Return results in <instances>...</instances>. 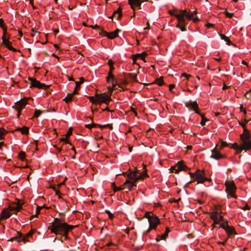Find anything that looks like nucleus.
<instances>
[{"mask_svg":"<svg viewBox=\"0 0 251 251\" xmlns=\"http://www.w3.org/2000/svg\"><path fill=\"white\" fill-rule=\"evenodd\" d=\"M149 225L154 229H156V226L160 224L159 218L155 215L152 214L151 218L149 221Z\"/></svg>","mask_w":251,"mask_h":251,"instance_id":"1a4fd4ad","label":"nucleus"},{"mask_svg":"<svg viewBox=\"0 0 251 251\" xmlns=\"http://www.w3.org/2000/svg\"><path fill=\"white\" fill-rule=\"evenodd\" d=\"M82 82L76 81L75 82V89H78L80 88V85L82 83Z\"/></svg>","mask_w":251,"mask_h":251,"instance_id":"603ef678","label":"nucleus"},{"mask_svg":"<svg viewBox=\"0 0 251 251\" xmlns=\"http://www.w3.org/2000/svg\"><path fill=\"white\" fill-rule=\"evenodd\" d=\"M213 221H214L213 225H216L219 224L220 222L218 220H214Z\"/></svg>","mask_w":251,"mask_h":251,"instance_id":"338daca9","label":"nucleus"},{"mask_svg":"<svg viewBox=\"0 0 251 251\" xmlns=\"http://www.w3.org/2000/svg\"><path fill=\"white\" fill-rule=\"evenodd\" d=\"M5 35L6 34H4L2 37V43L4 45L10 50L14 52L18 51V50L13 48L11 45L12 43L6 38Z\"/></svg>","mask_w":251,"mask_h":251,"instance_id":"9b49d317","label":"nucleus"},{"mask_svg":"<svg viewBox=\"0 0 251 251\" xmlns=\"http://www.w3.org/2000/svg\"><path fill=\"white\" fill-rule=\"evenodd\" d=\"M225 14H226V17L227 18H231L233 16V13H229L227 11L226 12Z\"/></svg>","mask_w":251,"mask_h":251,"instance_id":"49530a36","label":"nucleus"},{"mask_svg":"<svg viewBox=\"0 0 251 251\" xmlns=\"http://www.w3.org/2000/svg\"><path fill=\"white\" fill-rule=\"evenodd\" d=\"M4 135L5 132L0 129V140H2L4 138Z\"/></svg>","mask_w":251,"mask_h":251,"instance_id":"de8ad7c7","label":"nucleus"},{"mask_svg":"<svg viewBox=\"0 0 251 251\" xmlns=\"http://www.w3.org/2000/svg\"><path fill=\"white\" fill-rule=\"evenodd\" d=\"M75 227V226L68 225L62 219L56 218L52 223L51 227L49 228V229H50L52 233L56 235L64 236L65 239H68L69 232Z\"/></svg>","mask_w":251,"mask_h":251,"instance_id":"f257e3e1","label":"nucleus"},{"mask_svg":"<svg viewBox=\"0 0 251 251\" xmlns=\"http://www.w3.org/2000/svg\"><path fill=\"white\" fill-rule=\"evenodd\" d=\"M155 83L157 84L159 86H162L164 84V82L163 81V78L162 77H160V78H157L155 80Z\"/></svg>","mask_w":251,"mask_h":251,"instance_id":"c756f323","label":"nucleus"},{"mask_svg":"<svg viewBox=\"0 0 251 251\" xmlns=\"http://www.w3.org/2000/svg\"><path fill=\"white\" fill-rule=\"evenodd\" d=\"M171 169L173 172L178 174L182 171L189 170L190 168L183 164V161H178L176 165L172 166Z\"/></svg>","mask_w":251,"mask_h":251,"instance_id":"20e7f679","label":"nucleus"},{"mask_svg":"<svg viewBox=\"0 0 251 251\" xmlns=\"http://www.w3.org/2000/svg\"><path fill=\"white\" fill-rule=\"evenodd\" d=\"M228 226V225L226 226L224 223H221L220 224L219 228H222L225 229V230H226V228H227Z\"/></svg>","mask_w":251,"mask_h":251,"instance_id":"09e8293b","label":"nucleus"},{"mask_svg":"<svg viewBox=\"0 0 251 251\" xmlns=\"http://www.w3.org/2000/svg\"><path fill=\"white\" fill-rule=\"evenodd\" d=\"M175 85H174V84H170V85H169V90H170V91H172V89H173L174 88H175Z\"/></svg>","mask_w":251,"mask_h":251,"instance_id":"bf43d9fd","label":"nucleus"},{"mask_svg":"<svg viewBox=\"0 0 251 251\" xmlns=\"http://www.w3.org/2000/svg\"><path fill=\"white\" fill-rule=\"evenodd\" d=\"M240 125H241L244 128V132L241 135H248L249 137H251V134L250 133L249 131L246 128L244 127V125L242 124H240Z\"/></svg>","mask_w":251,"mask_h":251,"instance_id":"2f4dec72","label":"nucleus"},{"mask_svg":"<svg viewBox=\"0 0 251 251\" xmlns=\"http://www.w3.org/2000/svg\"><path fill=\"white\" fill-rule=\"evenodd\" d=\"M72 134V128H70L67 133L66 134V136L67 138L69 137Z\"/></svg>","mask_w":251,"mask_h":251,"instance_id":"a18cd8bd","label":"nucleus"},{"mask_svg":"<svg viewBox=\"0 0 251 251\" xmlns=\"http://www.w3.org/2000/svg\"><path fill=\"white\" fill-rule=\"evenodd\" d=\"M150 214H151L150 212H146L143 218H147L148 219V221H149L150 219L151 218V215Z\"/></svg>","mask_w":251,"mask_h":251,"instance_id":"79ce46f5","label":"nucleus"},{"mask_svg":"<svg viewBox=\"0 0 251 251\" xmlns=\"http://www.w3.org/2000/svg\"><path fill=\"white\" fill-rule=\"evenodd\" d=\"M170 232V230L168 227L166 228L165 232L164 234L161 235H158L157 237L156 238L155 240L156 242L159 241L160 240H164L166 239V237L168 236L169 233Z\"/></svg>","mask_w":251,"mask_h":251,"instance_id":"2eb2a0df","label":"nucleus"},{"mask_svg":"<svg viewBox=\"0 0 251 251\" xmlns=\"http://www.w3.org/2000/svg\"><path fill=\"white\" fill-rule=\"evenodd\" d=\"M11 216V213L5 209H4L1 212V214L0 215V218L2 219L6 220L8 219Z\"/></svg>","mask_w":251,"mask_h":251,"instance_id":"aec40b11","label":"nucleus"},{"mask_svg":"<svg viewBox=\"0 0 251 251\" xmlns=\"http://www.w3.org/2000/svg\"><path fill=\"white\" fill-rule=\"evenodd\" d=\"M17 236H16L15 237H18V239H16L18 242L23 241L24 243H25L27 241V239L25 237H24V235L22 233L17 231Z\"/></svg>","mask_w":251,"mask_h":251,"instance_id":"412c9836","label":"nucleus"},{"mask_svg":"<svg viewBox=\"0 0 251 251\" xmlns=\"http://www.w3.org/2000/svg\"><path fill=\"white\" fill-rule=\"evenodd\" d=\"M226 188L229 189L230 190V191L231 192H234L236 189V186H235L234 183H228L226 182Z\"/></svg>","mask_w":251,"mask_h":251,"instance_id":"a878e982","label":"nucleus"},{"mask_svg":"<svg viewBox=\"0 0 251 251\" xmlns=\"http://www.w3.org/2000/svg\"><path fill=\"white\" fill-rule=\"evenodd\" d=\"M42 112L39 110H35L34 112V117L35 118H38L40 115L41 114Z\"/></svg>","mask_w":251,"mask_h":251,"instance_id":"a19ab883","label":"nucleus"},{"mask_svg":"<svg viewBox=\"0 0 251 251\" xmlns=\"http://www.w3.org/2000/svg\"><path fill=\"white\" fill-rule=\"evenodd\" d=\"M218 215L219 213L217 211H214L211 212L210 217L212 220H218Z\"/></svg>","mask_w":251,"mask_h":251,"instance_id":"cd10ccee","label":"nucleus"},{"mask_svg":"<svg viewBox=\"0 0 251 251\" xmlns=\"http://www.w3.org/2000/svg\"><path fill=\"white\" fill-rule=\"evenodd\" d=\"M17 130L20 131L23 134H27L29 132V128L26 126L19 127Z\"/></svg>","mask_w":251,"mask_h":251,"instance_id":"bb28decb","label":"nucleus"},{"mask_svg":"<svg viewBox=\"0 0 251 251\" xmlns=\"http://www.w3.org/2000/svg\"><path fill=\"white\" fill-rule=\"evenodd\" d=\"M107 64L109 66V67H110V66H113L114 63V62L112 60H109L108 61Z\"/></svg>","mask_w":251,"mask_h":251,"instance_id":"6e6d98bb","label":"nucleus"},{"mask_svg":"<svg viewBox=\"0 0 251 251\" xmlns=\"http://www.w3.org/2000/svg\"><path fill=\"white\" fill-rule=\"evenodd\" d=\"M228 146V145L226 142H225V141L222 142V143H221L222 148L227 147Z\"/></svg>","mask_w":251,"mask_h":251,"instance_id":"864d4df0","label":"nucleus"},{"mask_svg":"<svg viewBox=\"0 0 251 251\" xmlns=\"http://www.w3.org/2000/svg\"><path fill=\"white\" fill-rule=\"evenodd\" d=\"M226 44L228 46L233 45V44L231 42V41L228 39V41H226Z\"/></svg>","mask_w":251,"mask_h":251,"instance_id":"e2e57ef3","label":"nucleus"},{"mask_svg":"<svg viewBox=\"0 0 251 251\" xmlns=\"http://www.w3.org/2000/svg\"><path fill=\"white\" fill-rule=\"evenodd\" d=\"M22 203L20 201H18L15 206L11 207V210L16 212L20 211L22 209Z\"/></svg>","mask_w":251,"mask_h":251,"instance_id":"4be33fe9","label":"nucleus"},{"mask_svg":"<svg viewBox=\"0 0 251 251\" xmlns=\"http://www.w3.org/2000/svg\"><path fill=\"white\" fill-rule=\"evenodd\" d=\"M231 148L235 150L237 153H240L242 151L241 145H238L237 143L232 144Z\"/></svg>","mask_w":251,"mask_h":251,"instance_id":"b1692460","label":"nucleus"},{"mask_svg":"<svg viewBox=\"0 0 251 251\" xmlns=\"http://www.w3.org/2000/svg\"><path fill=\"white\" fill-rule=\"evenodd\" d=\"M179 13L175 15V17L176 18L178 22L183 24H187L188 22L186 19H185L187 12L186 10H179Z\"/></svg>","mask_w":251,"mask_h":251,"instance_id":"0eeeda50","label":"nucleus"},{"mask_svg":"<svg viewBox=\"0 0 251 251\" xmlns=\"http://www.w3.org/2000/svg\"><path fill=\"white\" fill-rule=\"evenodd\" d=\"M124 184L126 186L128 187L129 190L133 189L134 187H136V185L135 183L131 182L129 180H126Z\"/></svg>","mask_w":251,"mask_h":251,"instance_id":"5701e85b","label":"nucleus"},{"mask_svg":"<svg viewBox=\"0 0 251 251\" xmlns=\"http://www.w3.org/2000/svg\"><path fill=\"white\" fill-rule=\"evenodd\" d=\"M129 5L130 6L131 8L133 10L137 7L138 9H141V0H127Z\"/></svg>","mask_w":251,"mask_h":251,"instance_id":"f8f14e48","label":"nucleus"},{"mask_svg":"<svg viewBox=\"0 0 251 251\" xmlns=\"http://www.w3.org/2000/svg\"><path fill=\"white\" fill-rule=\"evenodd\" d=\"M225 231L229 236H232L237 234L234 227L229 226L226 228Z\"/></svg>","mask_w":251,"mask_h":251,"instance_id":"f3484780","label":"nucleus"},{"mask_svg":"<svg viewBox=\"0 0 251 251\" xmlns=\"http://www.w3.org/2000/svg\"><path fill=\"white\" fill-rule=\"evenodd\" d=\"M106 245H107L108 247H110V246H114V245H115V244H114L113 243H112V242H110L106 244Z\"/></svg>","mask_w":251,"mask_h":251,"instance_id":"69168bd1","label":"nucleus"},{"mask_svg":"<svg viewBox=\"0 0 251 251\" xmlns=\"http://www.w3.org/2000/svg\"><path fill=\"white\" fill-rule=\"evenodd\" d=\"M25 154L24 152H21L19 153V158L21 160L24 161L25 159Z\"/></svg>","mask_w":251,"mask_h":251,"instance_id":"ea45409f","label":"nucleus"},{"mask_svg":"<svg viewBox=\"0 0 251 251\" xmlns=\"http://www.w3.org/2000/svg\"><path fill=\"white\" fill-rule=\"evenodd\" d=\"M201 117V121L200 123V124L201 126H204L205 125V122L208 121V120L204 117V116L201 113V115H200Z\"/></svg>","mask_w":251,"mask_h":251,"instance_id":"72a5a7b5","label":"nucleus"},{"mask_svg":"<svg viewBox=\"0 0 251 251\" xmlns=\"http://www.w3.org/2000/svg\"><path fill=\"white\" fill-rule=\"evenodd\" d=\"M200 172V170H197L195 173H189V174L191 178H195V180L197 181L198 183H203L208 179L203 173H201Z\"/></svg>","mask_w":251,"mask_h":251,"instance_id":"7ed1b4c3","label":"nucleus"},{"mask_svg":"<svg viewBox=\"0 0 251 251\" xmlns=\"http://www.w3.org/2000/svg\"><path fill=\"white\" fill-rule=\"evenodd\" d=\"M0 27L3 30V35L6 34L7 33L6 27L4 25V21L2 19H0Z\"/></svg>","mask_w":251,"mask_h":251,"instance_id":"c85d7f7f","label":"nucleus"},{"mask_svg":"<svg viewBox=\"0 0 251 251\" xmlns=\"http://www.w3.org/2000/svg\"><path fill=\"white\" fill-rule=\"evenodd\" d=\"M72 98H73V97L72 96H67L63 99V100L68 103L72 100Z\"/></svg>","mask_w":251,"mask_h":251,"instance_id":"58836bf2","label":"nucleus"},{"mask_svg":"<svg viewBox=\"0 0 251 251\" xmlns=\"http://www.w3.org/2000/svg\"><path fill=\"white\" fill-rule=\"evenodd\" d=\"M54 147L59 152H61L62 151V150L61 148H58L56 145H54Z\"/></svg>","mask_w":251,"mask_h":251,"instance_id":"0e129e2a","label":"nucleus"},{"mask_svg":"<svg viewBox=\"0 0 251 251\" xmlns=\"http://www.w3.org/2000/svg\"><path fill=\"white\" fill-rule=\"evenodd\" d=\"M61 141H62V142H65L66 143H67V144H69V141L68 140V139H67V138H62L60 139Z\"/></svg>","mask_w":251,"mask_h":251,"instance_id":"4d7b16f0","label":"nucleus"},{"mask_svg":"<svg viewBox=\"0 0 251 251\" xmlns=\"http://www.w3.org/2000/svg\"><path fill=\"white\" fill-rule=\"evenodd\" d=\"M118 14V15L117 17V19L119 20L121 19L122 17V9L120 7H119L118 9L114 12V15H116Z\"/></svg>","mask_w":251,"mask_h":251,"instance_id":"393cba45","label":"nucleus"},{"mask_svg":"<svg viewBox=\"0 0 251 251\" xmlns=\"http://www.w3.org/2000/svg\"><path fill=\"white\" fill-rule=\"evenodd\" d=\"M151 229H153L151 226H150L149 228L148 229V230L146 231H145L143 233V235L146 236L148 235V234L150 232L151 230Z\"/></svg>","mask_w":251,"mask_h":251,"instance_id":"8fccbe9b","label":"nucleus"},{"mask_svg":"<svg viewBox=\"0 0 251 251\" xmlns=\"http://www.w3.org/2000/svg\"><path fill=\"white\" fill-rule=\"evenodd\" d=\"M147 54L145 52H142L141 53H137L133 55V60L134 62L135 61L136 58H140L141 60L145 61V57L147 56Z\"/></svg>","mask_w":251,"mask_h":251,"instance_id":"a211bd4d","label":"nucleus"},{"mask_svg":"<svg viewBox=\"0 0 251 251\" xmlns=\"http://www.w3.org/2000/svg\"><path fill=\"white\" fill-rule=\"evenodd\" d=\"M193 17H194V13L191 12H190L189 13L187 12V13L185 17H186V18L188 20H191L193 19Z\"/></svg>","mask_w":251,"mask_h":251,"instance_id":"f704fd0d","label":"nucleus"},{"mask_svg":"<svg viewBox=\"0 0 251 251\" xmlns=\"http://www.w3.org/2000/svg\"><path fill=\"white\" fill-rule=\"evenodd\" d=\"M185 105L188 108L193 109L196 113L199 115H201V113H200L198 110L199 105L196 101H190L186 103Z\"/></svg>","mask_w":251,"mask_h":251,"instance_id":"ddd939ff","label":"nucleus"},{"mask_svg":"<svg viewBox=\"0 0 251 251\" xmlns=\"http://www.w3.org/2000/svg\"><path fill=\"white\" fill-rule=\"evenodd\" d=\"M93 28L94 29H99V30H100V29H101L99 25H95L93 27Z\"/></svg>","mask_w":251,"mask_h":251,"instance_id":"052dcab7","label":"nucleus"},{"mask_svg":"<svg viewBox=\"0 0 251 251\" xmlns=\"http://www.w3.org/2000/svg\"><path fill=\"white\" fill-rule=\"evenodd\" d=\"M242 209L244 210H250L251 208L250 207V206L247 204H246L244 207H243L242 208Z\"/></svg>","mask_w":251,"mask_h":251,"instance_id":"5fc2aeb1","label":"nucleus"},{"mask_svg":"<svg viewBox=\"0 0 251 251\" xmlns=\"http://www.w3.org/2000/svg\"><path fill=\"white\" fill-rule=\"evenodd\" d=\"M104 212L108 215L109 218L110 220H112L114 218V214L111 213L109 210L106 209Z\"/></svg>","mask_w":251,"mask_h":251,"instance_id":"c9c22d12","label":"nucleus"},{"mask_svg":"<svg viewBox=\"0 0 251 251\" xmlns=\"http://www.w3.org/2000/svg\"><path fill=\"white\" fill-rule=\"evenodd\" d=\"M211 151L212 153L210 156V158H213L215 160H219L226 158V155L221 154L216 148L213 149Z\"/></svg>","mask_w":251,"mask_h":251,"instance_id":"9d476101","label":"nucleus"},{"mask_svg":"<svg viewBox=\"0 0 251 251\" xmlns=\"http://www.w3.org/2000/svg\"><path fill=\"white\" fill-rule=\"evenodd\" d=\"M100 30V35H101V36H105V37H107V35H108V32L102 29H101Z\"/></svg>","mask_w":251,"mask_h":251,"instance_id":"4c0bfd02","label":"nucleus"},{"mask_svg":"<svg viewBox=\"0 0 251 251\" xmlns=\"http://www.w3.org/2000/svg\"><path fill=\"white\" fill-rule=\"evenodd\" d=\"M99 126L101 128H107V127H109L111 128V129H112V126L109 125V124H107V125H100Z\"/></svg>","mask_w":251,"mask_h":251,"instance_id":"c03bdc74","label":"nucleus"},{"mask_svg":"<svg viewBox=\"0 0 251 251\" xmlns=\"http://www.w3.org/2000/svg\"><path fill=\"white\" fill-rule=\"evenodd\" d=\"M107 81L108 82L111 81V82L114 87L117 85V81L111 72H109L108 73V76L107 77Z\"/></svg>","mask_w":251,"mask_h":251,"instance_id":"4468645a","label":"nucleus"},{"mask_svg":"<svg viewBox=\"0 0 251 251\" xmlns=\"http://www.w3.org/2000/svg\"><path fill=\"white\" fill-rule=\"evenodd\" d=\"M28 80L30 81V88L36 87L39 89H46L48 86L45 84L41 83L39 81L37 80L35 78L28 77Z\"/></svg>","mask_w":251,"mask_h":251,"instance_id":"39448f33","label":"nucleus"},{"mask_svg":"<svg viewBox=\"0 0 251 251\" xmlns=\"http://www.w3.org/2000/svg\"><path fill=\"white\" fill-rule=\"evenodd\" d=\"M220 36L221 39L222 40H224L225 42L228 41V38L227 37H226L225 35L221 34L220 35Z\"/></svg>","mask_w":251,"mask_h":251,"instance_id":"37998d69","label":"nucleus"},{"mask_svg":"<svg viewBox=\"0 0 251 251\" xmlns=\"http://www.w3.org/2000/svg\"><path fill=\"white\" fill-rule=\"evenodd\" d=\"M43 208V206H37L35 214L32 216V218L37 217L40 213L41 209Z\"/></svg>","mask_w":251,"mask_h":251,"instance_id":"473e14b6","label":"nucleus"},{"mask_svg":"<svg viewBox=\"0 0 251 251\" xmlns=\"http://www.w3.org/2000/svg\"><path fill=\"white\" fill-rule=\"evenodd\" d=\"M193 21L194 23H196L200 21V19L198 17H196L193 19Z\"/></svg>","mask_w":251,"mask_h":251,"instance_id":"680f3d73","label":"nucleus"},{"mask_svg":"<svg viewBox=\"0 0 251 251\" xmlns=\"http://www.w3.org/2000/svg\"><path fill=\"white\" fill-rule=\"evenodd\" d=\"M113 185H114L113 190L115 192L119 191L122 190L121 188L117 187L114 184Z\"/></svg>","mask_w":251,"mask_h":251,"instance_id":"3c124183","label":"nucleus"},{"mask_svg":"<svg viewBox=\"0 0 251 251\" xmlns=\"http://www.w3.org/2000/svg\"><path fill=\"white\" fill-rule=\"evenodd\" d=\"M89 100L90 101H91V102H92L94 104H97V98H95L93 96L89 97Z\"/></svg>","mask_w":251,"mask_h":251,"instance_id":"e433bc0d","label":"nucleus"},{"mask_svg":"<svg viewBox=\"0 0 251 251\" xmlns=\"http://www.w3.org/2000/svg\"><path fill=\"white\" fill-rule=\"evenodd\" d=\"M223 219H224V218L221 215H220L219 214L218 215V220L219 221V222H222L223 221Z\"/></svg>","mask_w":251,"mask_h":251,"instance_id":"13d9d810","label":"nucleus"},{"mask_svg":"<svg viewBox=\"0 0 251 251\" xmlns=\"http://www.w3.org/2000/svg\"><path fill=\"white\" fill-rule=\"evenodd\" d=\"M251 137H249L248 135H240L242 151L251 150Z\"/></svg>","mask_w":251,"mask_h":251,"instance_id":"f03ea898","label":"nucleus"},{"mask_svg":"<svg viewBox=\"0 0 251 251\" xmlns=\"http://www.w3.org/2000/svg\"><path fill=\"white\" fill-rule=\"evenodd\" d=\"M121 30L119 29H117L114 31L108 33V35H107V38L110 39H113L115 38L116 37H117L118 36V33Z\"/></svg>","mask_w":251,"mask_h":251,"instance_id":"6ab92c4d","label":"nucleus"},{"mask_svg":"<svg viewBox=\"0 0 251 251\" xmlns=\"http://www.w3.org/2000/svg\"><path fill=\"white\" fill-rule=\"evenodd\" d=\"M128 178L130 180H137L140 178V176H138L137 174L135 172H129L127 176Z\"/></svg>","mask_w":251,"mask_h":251,"instance_id":"dca6fc26","label":"nucleus"},{"mask_svg":"<svg viewBox=\"0 0 251 251\" xmlns=\"http://www.w3.org/2000/svg\"><path fill=\"white\" fill-rule=\"evenodd\" d=\"M186 24H183L182 23H180V22H178V24L176 25V26L178 28H179L181 31H186V28H185L184 26Z\"/></svg>","mask_w":251,"mask_h":251,"instance_id":"7c9ffc66","label":"nucleus"},{"mask_svg":"<svg viewBox=\"0 0 251 251\" xmlns=\"http://www.w3.org/2000/svg\"><path fill=\"white\" fill-rule=\"evenodd\" d=\"M27 104V101L25 100H21L15 103V109L18 112L17 117H20L21 112L25 107Z\"/></svg>","mask_w":251,"mask_h":251,"instance_id":"423d86ee","label":"nucleus"},{"mask_svg":"<svg viewBox=\"0 0 251 251\" xmlns=\"http://www.w3.org/2000/svg\"><path fill=\"white\" fill-rule=\"evenodd\" d=\"M85 126L89 129H91L92 128V124L86 125Z\"/></svg>","mask_w":251,"mask_h":251,"instance_id":"774afa93","label":"nucleus"},{"mask_svg":"<svg viewBox=\"0 0 251 251\" xmlns=\"http://www.w3.org/2000/svg\"><path fill=\"white\" fill-rule=\"evenodd\" d=\"M95 97L97 98V102L98 103H104L107 104V102L111 100V98L108 97L105 93L101 94H96Z\"/></svg>","mask_w":251,"mask_h":251,"instance_id":"6e6552de","label":"nucleus"}]
</instances>
